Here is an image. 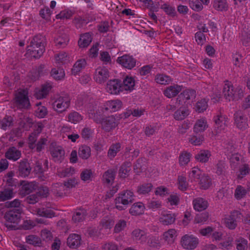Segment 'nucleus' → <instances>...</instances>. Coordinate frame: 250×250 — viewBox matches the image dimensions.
<instances>
[{
    "mask_svg": "<svg viewBox=\"0 0 250 250\" xmlns=\"http://www.w3.org/2000/svg\"><path fill=\"white\" fill-rule=\"evenodd\" d=\"M134 197V193L130 190L121 192L115 199L116 208L119 210L125 209L127 205L133 202Z\"/></svg>",
    "mask_w": 250,
    "mask_h": 250,
    "instance_id": "nucleus-1",
    "label": "nucleus"
},
{
    "mask_svg": "<svg viewBox=\"0 0 250 250\" xmlns=\"http://www.w3.org/2000/svg\"><path fill=\"white\" fill-rule=\"evenodd\" d=\"M70 98L67 94H62L52 104L53 108L58 112L65 111L70 106Z\"/></svg>",
    "mask_w": 250,
    "mask_h": 250,
    "instance_id": "nucleus-2",
    "label": "nucleus"
},
{
    "mask_svg": "<svg viewBox=\"0 0 250 250\" xmlns=\"http://www.w3.org/2000/svg\"><path fill=\"white\" fill-rule=\"evenodd\" d=\"M15 104L18 108H27L30 106L28 91L25 89L20 90L15 96Z\"/></svg>",
    "mask_w": 250,
    "mask_h": 250,
    "instance_id": "nucleus-3",
    "label": "nucleus"
},
{
    "mask_svg": "<svg viewBox=\"0 0 250 250\" xmlns=\"http://www.w3.org/2000/svg\"><path fill=\"white\" fill-rule=\"evenodd\" d=\"M195 91L187 89L183 91L177 97L176 104L179 105H185L189 104L190 100L195 97Z\"/></svg>",
    "mask_w": 250,
    "mask_h": 250,
    "instance_id": "nucleus-4",
    "label": "nucleus"
},
{
    "mask_svg": "<svg viewBox=\"0 0 250 250\" xmlns=\"http://www.w3.org/2000/svg\"><path fill=\"white\" fill-rule=\"evenodd\" d=\"M233 119L234 125L239 129L244 130L248 127V118L241 110L235 112Z\"/></svg>",
    "mask_w": 250,
    "mask_h": 250,
    "instance_id": "nucleus-5",
    "label": "nucleus"
},
{
    "mask_svg": "<svg viewBox=\"0 0 250 250\" xmlns=\"http://www.w3.org/2000/svg\"><path fill=\"white\" fill-rule=\"evenodd\" d=\"M4 218L7 223L18 224L21 219V210L16 208L10 209L5 213Z\"/></svg>",
    "mask_w": 250,
    "mask_h": 250,
    "instance_id": "nucleus-6",
    "label": "nucleus"
},
{
    "mask_svg": "<svg viewBox=\"0 0 250 250\" xmlns=\"http://www.w3.org/2000/svg\"><path fill=\"white\" fill-rule=\"evenodd\" d=\"M105 89L110 94H119L121 92H123L121 86V80L115 79L108 81L106 83Z\"/></svg>",
    "mask_w": 250,
    "mask_h": 250,
    "instance_id": "nucleus-7",
    "label": "nucleus"
},
{
    "mask_svg": "<svg viewBox=\"0 0 250 250\" xmlns=\"http://www.w3.org/2000/svg\"><path fill=\"white\" fill-rule=\"evenodd\" d=\"M109 77V72L105 67H98L95 71L94 80L99 84L105 82Z\"/></svg>",
    "mask_w": 250,
    "mask_h": 250,
    "instance_id": "nucleus-8",
    "label": "nucleus"
},
{
    "mask_svg": "<svg viewBox=\"0 0 250 250\" xmlns=\"http://www.w3.org/2000/svg\"><path fill=\"white\" fill-rule=\"evenodd\" d=\"M100 123L103 129L106 132H109L118 125L119 120L112 115L104 118Z\"/></svg>",
    "mask_w": 250,
    "mask_h": 250,
    "instance_id": "nucleus-9",
    "label": "nucleus"
},
{
    "mask_svg": "<svg viewBox=\"0 0 250 250\" xmlns=\"http://www.w3.org/2000/svg\"><path fill=\"white\" fill-rule=\"evenodd\" d=\"M182 247L187 250H193L198 244V240L193 235H185L182 237L181 241Z\"/></svg>",
    "mask_w": 250,
    "mask_h": 250,
    "instance_id": "nucleus-10",
    "label": "nucleus"
},
{
    "mask_svg": "<svg viewBox=\"0 0 250 250\" xmlns=\"http://www.w3.org/2000/svg\"><path fill=\"white\" fill-rule=\"evenodd\" d=\"M228 120L227 117L222 115L221 113L214 117L213 120L215 124V128L216 129L217 133H219L225 130L227 126Z\"/></svg>",
    "mask_w": 250,
    "mask_h": 250,
    "instance_id": "nucleus-11",
    "label": "nucleus"
},
{
    "mask_svg": "<svg viewBox=\"0 0 250 250\" xmlns=\"http://www.w3.org/2000/svg\"><path fill=\"white\" fill-rule=\"evenodd\" d=\"M117 62L125 68L131 69L135 67L136 61L132 56L128 55H124L118 57Z\"/></svg>",
    "mask_w": 250,
    "mask_h": 250,
    "instance_id": "nucleus-12",
    "label": "nucleus"
},
{
    "mask_svg": "<svg viewBox=\"0 0 250 250\" xmlns=\"http://www.w3.org/2000/svg\"><path fill=\"white\" fill-rule=\"evenodd\" d=\"M241 213L238 210H234L231 212L230 215L225 219V223L227 228L233 229L237 226L236 219L240 218Z\"/></svg>",
    "mask_w": 250,
    "mask_h": 250,
    "instance_id": "nucleus-13",
    "label": "nucleus"
},
{
    "mask_svg": "<svg viewBox=\"0 0 250 250\" xmlns=\"http://www.w3.org/2000/svg\"><path fill=\"white\" fill-rule=\"evenodd\" d=\"M51 155L55 162L60 163L64 159L65 152L61 146H52L50 148Z\"/></svg>",
    "mask_w": 250,
    "mask_h": 250,
    "instance_id": "nucleus-14",
    "label": "nucleus"
},
{
    "mask_svg": "<svg viewBox=\"0 0 250 250\" xmlns=\"http://www.w3.org/2000/svg\"><path fill=\"white\" fill-rule=\"evenodd\" d=\"M31 44H34V46L36 45L40 47V50L38 52L39 54H43L45 51V47L46 44V41L45 36L39 34L35 36L31 41Z\"/></svg>",
    "mask_w": 250,
    "mask_h": 250,
    "instance_id": "nucleus-15",
    "label": "nucleus"
},
{
    "mask_svg": "<svg viewBox=\"0 0 250 250\" xmlns=\"http://www.w3.org/2000/svg\"><path fill=\"white\" fill-rule=\"evenodd\" d=\"M20 184L21 186L20 192L23 195L30 194L37 188V184L35 182H29L25 181H21Z\"/></svg>",
    "mask_w": 250,
    "mask_h": 250,
    "instance_id": "nucleus-16",
    "label": "nucleus"
},
{
    "mask_svg": "<svg viewBox=\"0 0 250 250\" xmlns=\"http://www.w3.org/2000/svg\"><path fill=\"white\" fill-rule=\"evenodd\" d=\"M192 204L194 209L198 211L205 210L208 206V201L202 197H197L193 199Z\"/></svg>",
    "mask_w": 250,
    "mask_h": 250,
    "instance_id": "nucleus-17",
    "label": "nucleus"
},
{
    "mask_svg": "<svg viewBox=\"0 0 250 250\" xmlns=\"http://www.w3.org/2000/svg\"><path fill=\"white\" fill-rule=\"evenodd\" d=\"M31 170L30 165L27 160L24 159L21 161L18 167L19 174L22 177L28 176Z\"/></svg>",
    "mask_w": 250,
    "mask_h": 250,
    "instance_id": "nucleus-18",
    "label": "nucleus"
},
{
    "mask_svg": "<svg viewBox=\"0 0 250 250\" xmlns=\"http://www.w3.org/2000/svg\"><path fill=\"white\" fill-rule=\"evenodd\" d=\"M123 105V103L119 100L108 101L104 105L105 110L110 112H116L120 110Z\"/></svg>",
    "mask_w": 250,
    "mask_h": 250,
    "instance_id": "nucleus-19",
    "label": "nucleus"
},
{
    "mask_svg": "<svg viewBox=\"0 0 250 250\" xmlns=\"http://www.w3.org/2000/svg\"><path fill=\"white\" fill-rule=\"evenodd\" d=\"M135 85V81L133 77L130 76H126L121 81V86L123 91H131L134 89Z\"/></svg>",
    "mask_w": 250,
    "mask_h": 250,
    "instance_id": "nucleus-20",
    "label": "nucleus"
},
{
    "mask_svg": "<svg viewBox=\"0 0 250 250\" xmlns=\"http://www.w3.org/2000/svg\"><path fill=\"white\" fill-rule=\"evenodd\" d=\"M21 152L14 146L9 147L5 152V157L10 160L16 161L21 157Z\"/></svg>",
    "mask_w": 250,
    "mask_h": 250,
    "instance_id": "nucleus-21",
    "label": "nucleus"
},
{
    "mask_svg": "<svg viewBox=\"0 0 250 250\" xmlns=\"http://www.w3.org/2000/svg\"><path fill=\"white\" fill-rule=\"evenodd\" d=\"M198 184L200 189L206 190L211 186L212 180L208 175L203 173L199 177Z\"/></svg>",
    "mask_w": 250,
    "mask_h": 250,
    "instance_id": "nucleus-22",
    "label": "nucleus"
},
{
    "mask_svg": "<svg viewBox=\"0 0 250 250\" xmlns=\"http://www.w3.org/2000/svg\"><path fill=\"white\" fill-rule=\"evenodd\" d=\"M176 215L174 213H163L159 218V221L164 225H169L174 223Z\"/></svg>",
    "mask_w": 250,
    "mask_h": 250,
    "instance_id": "nucleus-23",
    "label": "nucleus"
},
{
    "mask_svg": "<svg viewBox=\"0 0 250 250\" xmlns=\"http://www.w3.org/2000/svg\"><path fill=\"white\" fill-rule=\"evenodd\" d=\"M81 238L77 234H70L67 240V245L72 249H76L81 244Z\"/></svg>",
    "mask_w": 250,
    "mask_h": 250,
    "instance_id": "nucleus-24",
    "label": "nucleus"
},
{
    "mask_svg": "<svg viewBox=\"0 0 250 250\" xmlns=\"http://www.w3.org/2000/svg\"><path fill=\"white\" fill-rule=\"evenodd\" d=\"M181 90L180 86L178 85H170L164 90V94L167 98H171L176 96Z\"/></svg>",
    "mask_w": 250,
    "mask_h": 250,
    "instance_id": "nucleus-25",
    "label": "nucleus"
},
{
    "mask_svg": "<svg viewBox=\"0 0 250 250\" xmlns=\"http://www.w3.org/2000/svg\"><path fill=\"white\" fill-rule=\"evenodd\" d=\"M145 207L143 203L137 202L132 205L129 209V213L132 215H139L144 213Z\"/></svg>",
    "mask_w": 250,
    "mask_h": 250,
    "instance_id": "nucleus-26",
    "label": "nucleus"
},
{
    "mask_svg": "<svg viewBox=\"0 0 250 250\" xmlns=\"http://www.w3.org/2000/svg\"><path fill=\"white\" fill-rule=\"evenodd\" d=\"M233 86L230 82L226 81L223 87V93L226 99L230 101L232 100L233 95Z\"/></svg>",
    "mask_w": 250,
    "mask_h": 250,
    "instance_id": "nucleus-27",
    "label": "nucleus"
},
{
    "mask_svg": "<svg viewBox=\"0 0 250 250\" xmlns=\"http://www.w3.org/2000/svg\"><path fill=\"white\" fill-rule=\"evenodd\" d=\"M34 211L38 215L45 218H51L55 215V213L52 210L44 208H36Z\"/></svg>",
    "mask_w": 250,
    "mask_h": 250,
    "instance_id": "nucleus-28",
    "label": "nucleus"
},
{
    "mask_svg": "<svg viewBox=\"0 0 250 250\" xmlns=\"http://www.w3.org/2000/svg\"><path fill=\"white\" fill-rule=\"evenodd\" d=\"M132 236L136 240L140 241L141 243H144L147 238V233L144 230L136 229L132 232Z\"/></svg>",
    "mask_w": 250,
    "mask_h": 250,
    "instance_id": "nucleus-29",
    "label": "nucleus"
},
{
    "mask_svg": "<svg viewBox=\"0 0 250 250\" xmlns=\"http://www.w3.org/2000/svg\"><path fill=\"white\" fill-rule=\"evenodd\" d=\"M87 215L86 209L84 208H79L77 209L75 213L72 217L73 221L75 223L83 221Z\"/></svg>",
    "mask_w": 250,
    "mask_h": 250,
    "instance_id": "nucleus-30",
    "label": "nucleus"
},
{
    "mask_svg": "<svg viewBox=\"0 0 250 250\" xmlns=\"http://www.w3.org/2000/svg\"><path fill=\"white\" fill-rule=\"evenodd\" d=\"M208 127L206 120L202 118L198 120L194 126V131L197 133L204 131Z\"/></svg>",
    "mask_w": 250,
    "mask_h": 250,
    "instance_id": "nucleus-31",
    "label": "nucleus"
},
{
    "mask_svg": "<svg viewBox=\"0 0 250 250\" xmlns=\"http://www.w3.org/2000/svg\"><path fill=\"white\" fill-rule=\"evenodd\" d=\"M132 164L130 162H125L120 167L119 175L121 178H125L129 175Z\"/></svg>",
    "mask_w": 250,
    "mask_h": 250,
    "instance_id": "nucleus-32",
    "label": "nucleus"
},
{
    "mask_svg": "<svg viewBox=\"0 0 250 250\" xmlns=\"http://www.w3.org/2000/svg\"><path fill=\"white\" fill-rule=\"evenodd\" d=\"M14 196L13 189L11 188H5L0 191V201H5L13 198Z\"/></svg>",
    "mask_w": 250,
    "mask_h": 250,
    "instance_id": "nucleus-33",
    "label": "nucleus"
},
{
    "mask_svg": "<svg viewBox=\"0 0 250 250\" xmlns=\"http://www.w3.org/2000/svg\"><path fill=\"white\" fill-rule=\"evenodd\" d=\"M92 37L89 33L82 35L78 41V44L81 48L87 47L92 41Z\"/></svg>",
    "mask_w": 250,
    "mask_h": 250,
    "instance_id": "nucleus-34",
    "label": "nucleus"
},
{
    "mask_svg": "<svg viewBox=\"0 0 250 250\" xmlns=\"http://www.w3.org/2000/svg\"><path fill=\"white\" fill-rule=\"evenodd\" d=\"M189 114V110L185 107H180L173 114L174 118L177 121L183 120Z\"/></svg>",
    "mask_w": 250,
    "mask_h": 250,
    "instance_id": "nucleus-35",
    "label": "nucleus"
},
{
    "mask_svg": "<svg viewBox=\"0 0 250 250\" xmlns=\"http://www.w3.org/2000/svg\"><path fill=\"white\" fill-rule=\"evenodd\" d=\"M25 242L35 247H40L42 244L41 238L36 235H29L25 237Z\"/></svg>",
    "mask_w": 250,
    "mask_h": 250,
    "instance_id": "nucleus-36",
    "label": "nucleus"
},
{
    "mask_svg": "<svg viewBox=\"0 0 250 250\" xmlns=\"http://www.w3.org/2000/svg\"><path fill=\"white\" fill-rule=\"evenodd\" d=\"M86 62L84 59L78 60L74 64L71 69L72 74L75 75L85 67Z\"/></svg>",
    "mask_w": 250,
    "mask_h": 250,
    "instance_id": "nucleus-37",
    "label": "nucleus"
},
{
    "mask_svg": "<svg viewBox=\"0 0 250 250\" xmlns=\"http://www.w3.org/2000/svg\"><path fill=\"white\" fill-rule=\"evenodd\" d=\"M121 148V145L119 143L112 145L108 151L107 156L110 159H113L117 155V153L120 151Z\"/></svg>",
    "mask_w": 250,
    "mask_h": 250,
    "instance_id": "nucleus-38",
    "label": "nucleus"
},
{
    "mask_svg": "<svg viewBox=\"0 0 250 250\" xmlns=\"http://www.w3.org/2000/svg\"><path fill=\"white\" fill-rule=\"evenodd\" d=\"M39 50H40V47L37 45L36 47L34 46V44L30 43L27 47V52L31 57L39 59L42 55V54L38 53Z\"/></svg>",
    "mask_w": 250,
    "mask_h": 250,
    "instance_id": "nucleus-39",
    "label": "nucleus"
},
{
    "mask_svg": "<svg viewBox=\"0 0 250 250\" xmlns=\"http://www.w3.org/2000/svg\"><path fill=\"white\" fill-rule=\"evenodd\" d=\"M116 172V170L113 169H109L106 171L103 175L104 182L108 184L113 182Z\"/></svg>",
    "mask_w": 250,
    "mask_h": 250,
    "instance_id": "nucleus-40",
    "label": "nucleus"
},
{
    "mask_svg": "<svg viewBox=\"0 0 250 250\" xmlns=\"http://www.w3.org/2000/svg\"><path fill=\"white\" fill-rule=\"evenodd\" d=\"M79 156L83 159H87L91 155V148L90 147L83 145L79 149Z\"/></svg>",
    "mask_w": 250,
    "mask_h": 250,
    "instance_id": "nucleus-41",
    "label": "nucleus"
},
{
    "mask_svg": "<svg viewBox=\"0 0 250 250\" xmlns=\"http://www.w3.org/2000/svg\"><path fill=\"white\" fill-rule=\"evenodd\" d=\"M213 7L218 11H227L228 5L226 0H214L213 4Z\"/></svg>",
    "mask_w": 250,
    "mask_h": 250,
    "instance_id": "nucleus-42",
    "label": "nucleus"
},
{
    "mask_svg": "<svg viewBox=\"0 0 250 250\" xmlns=\"http://www.w3.org/2000/svg\"><path fill=\"white\" fill-rule=\"evenodd\" d=\"M211 154L208 150H202L196 155L195 159L201 163H206L210 157Z\"/></svg>",
    "mask_w": 250,
    "mask_h": 250,
    "instance_id": "nucleus-43",
    "label": "nucleus"
},
{
    "mask_svg": "<svg viewBox=\"0 0 250 250\" xmlns=\"http://www.w3.org/2000/svg\"><path fill=\"white\" fill-rule=\"evenodd\" d=\"M152 188L153 186L151 183H144L138 187L137 192L139 194H146L152 190Z\"/></svg>",
    "mask_w": 250,
    "mask_h": 250,
    "instance_id": "nucleus-44",
    "label": "nucleus"
},
{
    "mask_svg": "<svg viewBox=\"0 0 250 250\" xmlns=\"http://www.w3.org/2000/svg\"><path fill=\"white\" fill-rule=\"evenodd\" d=\"M161 9L163 10L167 15L171 17H174L176 15L175 8L168 3H165L161 5Z\"/></svg>",
    "mask_w": 250,
    "mask_h": 250,
    "instance_id": "nucleus-45",
    "label": "nucleus"
},
{
    "mask_svg": "<svg viewBox=\"0 0 250 250\" xmlns=\"http://www.w3.org/2000/svg\"><path fill=\"white\" fill-rule=\"evenodd\" d=\"M229 157L231 167L235 169L237 167L240 162V155L237 153H234L228 156Z\"/></svg>",
    "mask_w": 250,
    "mask_h": 250,
    "instance_id": "nucleus-46",
    "label": "nucleus"
},
{
    "mask_svg": "<svg viewBox=\"0 0 250 250\" xmlns=\"http://www.w3.org/2000/svg\"><path fill=\"white\" fill-rule=\"evenodd\" d=\"M226 164L224 161H218L215 167V173L218 175H225L226 172Z\"/></svg>",
    "mask_w": 250,
    "mask_h": 250,
    "instance_id": "nucleus-47",
    "label": "nucleus"
},
{
    "mask_svg": "<svg viewBox=\"0 0 250 250\" xmlns=\"http://www.w3.org/2000/svg\"><path fill=\"white\" fill-rule=\"evenodd\" d=\"M13 121V118L11 116L6 115L2 119L0 120V127L6 130L7 127L12 125Z\"/></svg>",
    "mask_w": 250,
    "mask_h": 250,
    "instance_id": "nucleus-48",
    "label": "nucleus"
},
{
    "mask_svg": "<svg viewBox=\"0 0 250 250\" xmlns=\"http://www.w3.org/2000/svg\"><path fill=\"white\" fill-rule=\"evenodd\" d=\"M233 95L232 96V100H238L242 98L244 96V90L242 87L240 86H237L236 87L233 86Z\"/></svg>",
    "mask_w": 250,
    "mask_h": 250,
    "instance_id": "nucleus-49",
    "label": "nucleus"
},
{
    "mask_svg": "<svg viewBox=\"0 0 250 250\" xmlns=\"http://www.w3.org/2000/svg\"><path fill=\"white\" fill-rule=\"evenodd\" d=\"M155 81L161 84H167L171 82V79L168 76L164 74H157L155 76Z\"/></svg>",
    "mask_w": 250,
    "mask_h": 250,
    "instance_id": "nucleus-50",
    "label": "nucleus"
},
{
    "mask_svg": "<svg viewBox=\"0 0 250 250\" xmlns=\"http://www.w3.org/2000/svg\"><path fill=\"white\" fill-rule=\"evenodd\" d=\"M51 75L56 80H61L64 77L65 73L63 69L54 68L51 70Z\"/></svg>",
    "mask_w": 250,
    "mask_h": 250,
    "instance_id": "nucleus-51",
    "label": "nucleus"
},
{
    "mask_svg": "<svg viewBox=\"0 0 250 250\" xmlns=\"http://www.w3.org/2000/svg\"><path fill=\"white\" fill-rule=\"evenodd\" d=\"M146 165V161L145 158H139L134 166V170L137 172H141L145 168Z\"/></svg>",
    "mask_w": 250,
    "mask_h": 250,
    "instance_id": "nucleus-52",
    "label": "nucleus"
},
{
    "mask_svg": "<svg viewBox=\"0 0 250 250\" xmlns=\"http://www.w3.org/2000/svg\"><path fill=\"white\" fill-rule=\"evenodd\" d=\"M69 41L66 35L59 36L55 40L56 45L58 47H64L67 44Z\"/></svg>",
    "mask_w": 250,
    "mask_h": 250,
    "instance_id": "nucleus-53",
    "label": "nucleus"
},
{
    "mask_svg": "<svg viewBox=\"0 0 250 250\" xmlns=\"http://www.w3.org/2000/svg\"><path fill=\"white\" fill-rule=\"evenodd\" d=\"M236 248L238 250H247L248 241L244 238L239 237L235 240Z\"/></svg>",
    "mask_w": 250,
    "mask_h": 250,
    "instance_id": "nucleus-54",
    "label": "nucleus"
},
{
    "mask_svg": "<svg viewBox=\"0 0 250 250\" xmlns=\"http://www.w3.org/2000/svg\"><path fill=\"white\" fill-rule=\"evenodd\" d=\"M209 218V214L208 212H204L197 214L195 218L194 222L196 224H204L207 221Z\"/></svg>",
    "mask_w": 250,
    "mask_h": 250,
    "instance_id": "nucleus-55",
    "label": "nucleus"
},
{
    "mask_svg": "<svg viewBox=\"0 0 250 250\" xmlns=\"http://www.w3.org/2000/svg\"><path fill=\"white\" fill-rule=\"evenodd\" d=\"M190 154L186 151L181 153L179 157V162L181 166H185L190 161Z\"/></svg>",
    "mask_w": 250,
    "mask_h": 250,
    "instance_id": "nucleus-56",
    "label": "nucleus"
},
{
    "mask_svg": "<svg viewBox=\"0 0 250 250\" xmlns=\"http://www.w3.org/2000/svg\"><path fill=\"white\" fill-rule=\"evenodd\" d=\"M74 13L72 11L68 9H64L62 10L56 16L57 19L64 20L69 19L72 17Z\"/></svg>",
    "mask_w": 250,
    "mask_h": 250,
    "instance_id": "nucleus-57",
    "label": "nucleus"
},
{
    "mask_svg": "<svg viewBox=\"0 0 250 250\" xmlns=\"http://www.w3.org/2000/svg\"><path fill=\"white\" fill-rule=\"evenodd\" d=\"M247 190L242 186H238L235 190L234 196L237 200L244 198L247 194Z\"/></svg>",
    "mask_w": 250,
    "mask_h": 250,
    "instance_id": "nucleus-58",
    "label": "nucleus"
},
{
    "mask_svg": "<svg viewBox=\"0 0 250 250\" xmlns=\"http://www.w3.org/2000/svg\"><path fill=\"white\" fill-rule=\"evenodd\" d=\"M208 106L207 102L205 99H203L197 102L196 104L195 109L197 112L201 113L205 111Z\"/></svg>",
    "mask_w": 250,
    "mask_h": 250,
    "instance_id": "nucleus-59",
    "label": "nucleus"
},
{
    "mask_svg": "<svg viewBox=\"0 0 250 250\" xmlns=\"http://www.w3.org/2000/svg\"><path fill=\"white\" fill-rule=\"evenodd\" d=\"M82 116L77 112H73L68 115V121L72 123L77 124L82 120Z\"/></svg>",
    "mask_w": 250,
    "mask_h": 250,
    "instance_id": "nucleus-60",
    "label": "nucleus"
},
{
    "mask_svg": "<svg viewBox=\"0 0 250 250\" xmlns=\"http://www.w3.org/2000/svg\"><path fill=\"white\" fill-rule=\"evenodd\" d=\"M176 234V230L174 229H170L163 234V237L168 243H171L174 241V237Z\"/></svg>",
    "mask_w": 250,
    "mask_h": 250,
    "instance_id": "nucleus-61",
    "label": "nucleus"
},
{
    "mask_svg": "<svg viewBox=\"0 0 250 250\" xmlns=\"http://www.w3.org/2000/svg\"><path fill=\"white\" fill-rule=\"evenodd\" d=\"M100 225L105 229H110L114 225V221L112 218L106 216L102 219Z\"/></svg>",
    "mask_w": 250,
    "mask_h": 250,
    "instance_id": "nucleus-62",
    "label": "nucleus"
},
{
    "mask_svg": "<svg viewBox=\"0 0 250 250\" xmlns=\"http://www.w3.org/2000/svg\"><path fill=\"white\" fill-rule=\"evenodd\" d=\"M235 145L232 141L228 142L225 146V153L228 156L235 153Z\"/></svg>",
    "mask_w": 250,
    "mask_h": 250,
    "instance_id": "nucleus-63",
    "label": "nucleus"
},
{
    "mask_svg": "<svg viewBox=\"0 0 250 250\" xmlns=\"http://www.w3.org/2000/svg\"><path fill=\"white\" fill-rule=\"evenodd\" d=\"M147 243L149 247L157 248L160 246L158 237L150 235L147 236Z\"/></svg>",
    "mask_w": 250,
    "mask_h": 250,
    "instance_id": "nucleus-64",
    "label": "nucleus"
}]
</instances>
